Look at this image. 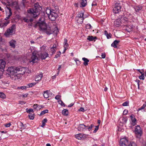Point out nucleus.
Returning a JSON list of instances; mask_svg holds the SVG:
<instances>
[{
  "mask_svg": "<svg viewBox=\"0 0 146 146\" xmlns=\"http://www.w3.org/2000/svg\"><path fill=\"white\" fill-rule=\"evenodd\" d=\"M42 19L41 18H40L39 19L40 21L37 22L33 25H31V26H34L35 28H38L40 30L46 31L48 35L52 34L56 36L59 32L58 28L56 27L53 29V30H52V28L47 27L46 24L43 21H41Z\"/></svg>",
  "mask_w": 146,
  "mask_h": 146,
  "instance_id": "obj_1",
  "label": "nucleus"
},
{
  "mask_svg": "<svg viewBox=\"0 0 146 146\" xmlns=\"http://www.w3.org/2000/svg\"><path fill=\"white\" fill-rule=\"evenodd\" d=\"M41 9L42 8L38 3H36L35 4L33 8L29 9L27 11L31 17L34 18H36L39 15Z\"/></svg>",
  "mask_w": 146,
  "mask_h": 146,
  "instance_id": "obj_2",
  "label": "nucleus"
},
{
  "mask_svg": "<svg viewBox=\"0 0 146 146\" xmlns=\"http://www.w3.org/2000/svg\"><path fill=\"white\" fill-rule=\"evenodd\" d=\"M122 21L123 23V29L129 33L131 31L134 27L131 24V22L128 20L127 18L126 17H124Z\"/></svg>",
  "mask_w": 146,
  "mask_h": 146,
  "instance_id": "obj_3",
  "label": "nucleus"
},
{
  "mask_svg": "<svg viewBox=\"0 0 146 146\" xmlns=\"http://www.w3.org/2000/svg\"><path fill=\"white\" fill-rule=\"evenodd\" d=\"M40 60L39 54L36 51H34L32 54V55L31 58L30 62L33 63L37 62Z\"/></svg>",
  "mask_w": 146,
  "mask_h": 146,
  "instance_id": "obj_4",
  "label": "nucleus"
},
{
  "mask_svg": "<svg viewBox=\"0 0 146 146\" xmlns=\"http://www.w3.org/2000/svg\"><path fill=\"white\" fill-rule=\"evenodd\" d=\"M7 71L8 73L10 75H16L17 74V67L11 66L8 68Z\"/></svg>",
  "mask_w": 146,
  "mask_h": 146,
  "instance_id": "obj_5",
  "label": "nucleus"
},
{
  "mask_svg": "<svg viewBox=\"0 0 146 146\" xmlns=\"http://www.w3.org/2000/svg\"><path fill=\"white\" fill-rule=\"evenodd\" d=\"M15 29V25H13L11 27L7 30L4 35L6 36L11 35L14 33Z\"/></svg>",
  "mask_w": 146,
  "mask_h": 146,
  "instance_id": "obj_6",
  "label": "nucleus"
},
{
  "mask_svg": "<svg viewBox=\"0 0 146 146\" xmlns=\"http://www.w3.org/2000/svg\"><path fill=\"white\" fill-rule=\"evenodd\" d=\"M123 19V18L122 17L117 19L114 22V26L116 27H119L120 26H123V23L122 21Z\"/></svg>",
  "mask_w": 146,
  "mask_h": 146,
  "instance_id": "obj_7",
  "label": "nucleus"
},
{
  "mask_svg": "<svg viewBox=\"0 0 146 146\" xmlns=\"http://www.w3.org/2000/svg\"><path fill=\"white\" fill-rule=\"evenodd\" d=\"M121 6L120 4L116 3L113 9V12L114 13H117L121 11Z\"/></svg>",
  "mask_w": 146,
  "mask_h": 146,
  "instance_id": "obj_8",
  "label": "nucleus"
},
{
  "mask_svg": "<svg viewBox=\"0 0 146 146\" xmlns=\"http://www.w3.org/2000/svg\"><path fill=\"white\" fill-rule=\"evenodd\" d=\"M135 133L138 137L141 136L142 134V131L139 126L137 125L135 127Z\"/></svg>",
  "mask_w": 146,
  "mask_h": 146,
  "instance_id": "obj_9",
  "label": "nucleus"
},
{
  "mask_svg": "<svg viewBox=\"0 0 146 146\" xmlns=\"http://www.w3.org/2000/svg\"><path fill=\"white\" fill-rule=\"evenodd\" d=\"M55 11L53 10V11L51 12L50 15H49L48 18L51 21H54L57 17L58 15L54 11Z\"/></svg>",
  "mask_w": 146,
  "mask_h": 146,
  "instance_id": "obj_10",
  "label": "nucleus"
},
{
  "mask_svg": "<svg viewBox=\"0 0 146 146\" xmlns=\"http://www.w3.org/2000/svg\"><path fill=\"white\" fill-rule=\"evenodd\" d=\"M119 144L120 146H128L129 144L128 140L126 138H123L120 140Z\"/></svg>",
  "mask_w": 146,
  "mask_h": 146,
  "instance_id": "obj_11",
  "label": "nucleus"
},
{
  "mask_svg": "<svg viewBox=\"0 0 146 146\" xmlns=\"http://www.w3.org/2000/svg\"><path fill=\"white\" fill-rule=\"evenodd\" d=\"M26 71V68L25 67H17V74H23Z\"/></svg>",
  "mask_w": 146,
  "mask_h": 146,
  "instance_id": "obj_12",
  "label": "nucleus"
},
{
  "mask_svg": "<svg viewBox=\"0 0 146 146\" xmlns=\"http://www.w3.org/2000/svg\"><path fill=\"white\" fill-rule=\"evenodd\" d=\"M39 54V58L42 60L45 59L48 56V54L46 52H40Z\"/></svg>",
  "mask_w": 146,
  "mask_h": 146,
  "instance_id": "obj_13",
  "label": "nucleus"
},
{
  "mask_svg": "<svg viewBox=\"0 0 146 146\" xmlns=\"http://www.w3.org/2000/svg\"><path fill=\"white\" fill-rule=\"evenodd\" d=\"M86 126L84 124H81L78 125V129L79 131H85L86 129Z\"/></svg>",
  "mask_w": 146,
  "mask_h": 146,
  "instance_id": "obj_14",
  "label": "nucleus"
},
{
  "mask_svg": "<svg viewBox=\"0 0 146 146\" xmlns=\"http://www.w3.org/2000/svg\"><path fill=\"white\" fill-rule=\"evenodd\" d=\"M9 5L11 6L12 7H14L16 9H19V5L16 1L12 2L11 3H9Z\"/></svg>",
  "mask_w": 146,
  "mask_h": 146,
  "instance_id": "obj_15",
  "label": "nucleus"
},
{
  "mask_svg": "<svg viewBox=\"0 0 146 146\" xmlns=\"http://www.w3.org/2000/svg\"><path fill=\"white\" fill-rule=\"evenodd\" d=\"M5 62L4 61L2 60H0V70L3 72L5 67Z\"/></svg>",
  "mask_w": 146,
  "mask_h": 146,
  "instance_id": "obj_16",
  "label": "nucleus"
},
{
  "mask_svg": "<svg viewBox=\"0 0 146 146\" xmlns=\"http://www.w3.org/2000/svg\"><path fill=\"white\" fill-rule=\"evenodd\" d=\"M43 76V74L42 73H41L36 74L35 76V81H40L41 78Z\"/></svg>",
  "mask_w": 146,
  "mask_h": 146,
  "instance_id": "obj_17",
  "label": "nucleus"
},
{
  "mask_svg": "<svg viewBox=\"0 0 146 146\" xmlns=\"http://www.w3.org/2000/svg\"><path fill=\"white\" fill-rule=\"evenodd\" d=\"M67 40L66 38H64V49L63 53H64L66 50H67L68 48L69 45L67 43Z\"/></svg>",
  "mask_w": 146,
  "mask_h": 146,
  "instance_id": "obj_18",
  "label": "nucleus"
},
{
  "mask_svg": "<svg viewBox=\"0 0 146 146\" xmlns=\"http://www.w3.org/2000/svg\"><path fill=\"white\" fill-rule=\"evenodd\" d=\"M133 8L134 9L136 12H139L142 9V6L141 5H138L134 6Z\"/></svg>",
  "mask_w": 146,
  "mask_h": 146,
  "instance_id": "obj_19",
  "label": "nucleus"
},
{
  "mask_svg": "<svg viewBox=\"0 0 146 146\" xmlns=\"http://www.w3.org/2000/svg\"><path fill=\"white\" fill-rule=\"evenodd\" d=\"M80 7H85L87 5V0H81Z\"/></svg>",
  "mask_w": 146,
  "mask_h": 146,
  "instance_id": "obj_20",
  "label": "nucleus"
},
{
  "mask_svg": "<svg viewBox=\"0 0 146 146\" xmlns=\"http://www.w3.org/2000/svg\"><path fill=\"white\" fill-rule=\"evenodd\" d=\"M119 42V40H115L111 44V46L113 47L114 48H116L117 47V45Z\"/></svg>",
  "mask_w": 146,
  "mask_h": 146,
  "instance_id": "obj_21",
  "label": "nucleus"
},
{
  "mask_svg": "<svg viewBox=\"0 0 146 146\" xmlns=\"http://www.w3.org/2000/svg\"><path fill=\"white\" fill-rule=\"evenodd\" d=\"M7 8L9 10V12L8 13V15H7V16L6 18L5 19V20H7L8 19H9L11 15L12 14V13L11 11V9L9 7H7Z\"/></svg>",
  "mask_w": 146,
  "mask_h": 146,
  "instance_id": "obj_22",
  "label": "nucleus"
},
{
  "mask_svg": "<svg viewBox=\"0 0 146 146\" xmlns=\"http://www.w3.org/2000/svg\"><path fill=\"white\" fill-rule=\"evenodd\" d=\"M84 13L82 11H81L79 12L77 16H76L75 18H84Z\"/></svg>",
  "mask_w": 146,
  "mask_h": 146,
  "instance_id": "obj_23",
  "label": "nucleus"
},
{
  "mask_svg": "<svg viewBox=\"0 0 146 146\" xmlns=\"http://www.w3.org/2000/svg\"><path fill=\"white\" fill-rule=\"evenodd\" d=\"M44 96L45 98H47L49 96L50 92L46 90L44 92Z\"/></svg>",
  "mask_w": 146,
  "mask_h": 146,
  "instance_id": "obj_24",
  "label": "nucleus"
},
{
  "mask_svg": "<svg viewBox=\"0 0 146 146\" xmlns=\"http://www.w3.org/2000/svg\"><path fill=\"white\" fill-rule=\"evenodd\" d=\"M84 18H75V19L77 21L78 23L82 24Z\"/></svg>",
  "mask_w": 146,
  "mask_h": 146,
  "instance_id": "obj_25",
  "label": "nucleus"
},
{
  "mask_svg": "<svg viewBox=\"0 0 146 146\" xmlns=\"http://www.w3.org/2000/svg\"><path fill=\"white\" fill-rule=\"evenodd\" d=\"M82 60L84 61V64L85 66H86L88 64V62H89V60L85 58H83Z\"/></svg>",
  "mask_w": 146,
  "mask_h": 146,
  "instance_id": "obj_26",
  "label": "nucleus"
},
{
  "mask_svg": "<svg viewBox=\"0 0 146 146\" xmlns=\"http://www.w3.org/2000/svg\"><path fill=\"white\" fill-rule=\"evenodd\" d=\"M50 50L52 54H54L56 50V45H53V47H51Z\"/></svg>",
  "mask_w": 146,
  "mask_h": 146,
  "instance_id": "obj_27",
  "label": "nucleus"
},
{
  "mask_svg": "<svg viewBox=\"0 0 146 146\" xmlns=\"http://www.w3.org/2000/svg\"><path fill=\"white\" fill-rule=\"evenodd\" d=\"M82 133H79L76 135H75V137L76 138L79 140H81L82 139Z\"/></svg>",
  "mask_w": 146,
  "mask_h": 146,
  "instance_id": "obj_28",
  "label": "nucleus"
},
{
  "mask_svg": "<svg viewBox=\"0 0 146 146\" xmlns=\"http://www.w3.org/2000/svg\"><path fill=\"white\" fill-rule=\"evenodd\" d=\"M23 19L25 22L27 23H31L33 20V19L32 18L31 19H29L25 17L23 18Z\"/></svg>",
  "mask_w": 146,
  "mask_h": 146,
  "instance_id": "obj_29",
  "label": "nucleus"
},
{
  "mask_svg": "<svg viewBox=\"0 0 146 146\" xmlns=\"http://www.w3.org/2000/svg\"><path fill=\"white\" fill-rule=\"evenodd\" d=\"M62 113L63 115L66 116L68 114V110L66 109H64L62 111Z\"/></svg>",
  "mask_w": 146,
  "mask_h": 146,
  "instance_id": "obj_30",
  "label": "nucleus"
},
{
  "mask_svg": "<svg viewBox=\"0 0 146 146\" xmlns=\"http://www.w3.org/2000/svg\"><path fill=\"white\" fill-rule=\"evenodd\" d=\"M10 23L9 20H8L6 21L5 23H1V28L3 27H6Z\"/></svg>",
  "mask_w": 146,
  "mask_h": 146,
  "instance_id": "obj_31",
  "label": "nucleus"
},
{
  "mask_svg": "<svg viewBox=\"0 0 146 146\" xmlns=\"http://www.w3.org/2000/svg\"><path fill=\"white\" fill-rule=\"evenodd\" d=\"M10 45L13 48H15V41L14 40H12L10 41Z\"/></svg>",
  "mask_w": 146,
  "mask_h": 146,
  "instance_id": "obj_32",
  "label": "nucleus"
},
{
  "mask_svg": "<svg viewBox=\"0 0 146 146\" xmlns=\"http://www.w3.org/2000/svg\"><path fill=\"white\" fill-rule=\"evenodd\" d=\"M104 34L106 36H112L111 34L109 32H108L106 30L104 31Z\"/></svg>",
  "mask_w": 146,
  "mask_h": 146,
  "instance_id": "obj_33",
  "label": "nucleus"
},
{
  "mask_svg": "<svg viewBox=\"0 0 146 146\" xmlns=\"http://www.w3.org/2000/svg\"><path fill=\"white\" fill-rule=\"evenodd\" d=\"M97 37H88L87 39L89 41H95V40L97 39Z\"/></svg>",
  "mask_w": 146,
  "mask_h": 146,
  "instance_id": "obj_34",
  "label": "nucleus"
},
{
  "mask_svg": "<svg viewBox=\"0 0 146 146\" xmlns=\"http://www.w3.org/2000/svg\"><path fill=\"white\" fill-rule=\"evenodd\" d=\"M52 11H53V10L52 11L51 10L49 9H47L46 11V13L48 15V16L49 15H50V14L51 13V12H52Z\"/></svg>",
  "mask_w": 146,
  "mask_h": 146,
  "instance_id": "obj_35",
  "label": "nucleus"
},
{
  "mask_svg": "<svg viewBox=\"0 0 146 146\" xmlns=\"http://www.w3.org/2000/svg\"><path fill=\"white\" fill-rule=\"evenodd\" d=\"M131 124L133 126L135 125L136 124V119L135 118L132 119H131Z\"/></svg>",
  "mask_w": 146,
  "mask_h": 146,
  "instance_id": "obj_36",
  "label": "nucleus"
},
{
  "mask_svg": "<svg viewBox=\"0 0 146 146\" xmlns=\"http://www.w3.org/2000/svg\"><path fill=\"white\" fill-rule=\"evenodd\" d=\"M86 27L87 29H91V30L93 28L91 26V25L89 24H87L86 25Z\"/></svg>",
  "mask_w": 146,
  "mask_h": 146,
  "instance_id": "obj_37",
  "label": "nucleus"
},
{
  "mask_svg": "<svg viewBox=\"0 0 146 146\" xmlns=\"http://www.w3.org/2000/svg\"><path fill=\"white\" fill-rule=\"evenodd\" d=\"M0 98L4 99L6 98V96L3 93L0 92Z\"/></svg>",
  "mask_w": 146,
  "mask_h": 146,
  "instance_id": "obj_38",
  "label": "nucleus"
},
{
  "mask_svg": "<svg viewBox=\"0 0 146 146\" xmlns=\"http://www.w3.org/2000/svg\"><path fill=\"white\" fill-rule=\"evenodd\" d=\"M48 112V110H46L42 111L40 113V115H43L46 113Z\"/></svg>",
  "mask_w": 146,
  "mask_h": 146,
  "instance_id": "obj_39",
  "label": "nucleus"
},
{
  "mask_svg": "<svg viewBox=\"0 0 146 146\" xmlns=\"http://www.w3.org/2000/svg\"><path fill=\"white\" fill-rule=\"evenodd\" d=\"M82 139H84L86 138L88 136H89V135L88 134H84L82 133Z\"/></svg>",
  "mask_w": 146,
  "mask_h": 146,
  "instance_id": "obj_40",
  "label": "nucleus"
},
{
  "mask_svg": "<svg viewBox=\"0 0 146 146\" xmlns=\"http://www.w3.org/2000/svg\"><path fill=\"white\" fill-rule=\"evenodd\" d=\"M46 48V47L44 45L42 46L41 48V52H46V51L45 50Z\"/></svg>",
  "mask_w": 146,
  "mask_h": 146,
  "instance_id": "obj_41",
  "label": "nucleus"
},
{
  "mask_svg": "<svg viewBox=\"0 0 146 146\" xmlns=\"http://www.w3.org/2000/svg\"><path fill=\"white\" fill-rule=\"evenodd\" d=\"M36 84V83H32L28 84V86H29V87H31L35 85Z\"/></svg>",
  "mask_w": 146,
  "mask_h": 146,
  "instance_id": "obj_42",
  "label": "nucleus"
},
{
  "mask_svg": "<svg viewBox=\"0 0 146 146\" xmlns=\"http://www.w3.org/2000/svg\"><path fill=\"white\" fill-rule=\"evenodd\" d=\"M34 114H33L29 115V119H33L34 118Z\"/></svg>",
  "mask_w": 146,
  "mask_h": 146,
  "instance_id": "obj_43",
  "label": "nucleus"
},
{
  "mask_svg": "<svg viewBox=\"0 0 146 146\" xmlns=\"http://www.w3.org/2000/svg\"><path fill=\"white\" fill-rule=\"evenodd\" d=\"M144 73L141 74V76H139V78L140 79L143 80L144 79L145 77L144 75Z\"/></svg>",
  "mask_w": 146,
  "mask_h": 146,
  "instance_id": "obj_44",
  "label": "nucleus"
},
{
  "mask_svg": "<svg viewBox=\"0 0 146 146\" xmlns=\"http://www.w3.org/2000/svg\"><path fill=\"white\" fill-rule=\"evenodd\" d=\"M94 125L93 124H91L90 125V126H86V128L88 129L89 131L90 130H91L92 128L94 127Z\"/></svg>",
  "mask_w": 146,
  "mask_h": 146,
  "instance_id": "obj_45",
  "label": "nucleus"
},
{
  "mask_svg": "<svg viewBox=\"0 0 146 146\" xmlns=\"http://www.w3.org/2000/svg\"><path fill=\"white\" fill-rule=\"evenodd\" d=\"M129 102L126 101L125 102L122 104V106H127L129 105Z\"/></svg>",
  "mask_w": 146,
  "mask_h": 146,
  "instance_id": "obj_46",
  "label": "nucleus"
},
{
  "mask_svg": "<svg viewBox=\"0 0 146 146\" xmlns=\"http://www.w3.org/2000/svg\"><path fill=\"white\" fill-rule=\"evenodd\" d=\"M99 125L95 126V130H94L93 132L94 133H95L96 132L97 130H98L99 127Z\"/></svg>",
  "mask_w": 146,
  "mask_h": 146,
  "instance_id": "obj_47",
  "label": "nucleus"
},
{
  "mask_svg": "<svg viewBox=\"0 0 146 146\" xmlns=\"http://www.w3.org/2000/svg\"><path fill=\"white\" fill-rule=\"evenodd\" d=\"M146 106V105L144 104L142 106H141L140 108L138 109V111H139L145 108Z\"/></svg>",
  "mask_w": 146,
  "mask_h": 146,
  "instance_id": "obj_48",
  "label": "nucleus"
},
{
  "mask_svg": "<svg viewBox=\"0 0 146 146\" xmlns=\"http://www.w3.org/2000/svg\"><path fill=\"white\" fill-rule=\"evenodd\" d=\"M128 146H137L136 144L134 142H130Z\"/></svg>",
  "mask_w": 146,
  "mask_h": 146,
  "instance_id": "obj_49",
  "label": "nucleus"
},
{
  "mask_svg": "<svg viewBox=\"0 0 146 146\" xmlns=\"http://www.w3.org/2000/svg\"><path fill=\"white\" fill-rule=\"evenodd\" d=\"M74 61L76 62V64L77 65H79L80 64V61L78 59H75L74 60Z\"/></svg>",
  "mask_w": 146,
  "mask_h": 146,
  "instance_id": "obj_50",
  "label": "nucleus"
},
{
  "mask_svg": "<svg viewBox=\"0 0 146 146\" xmlns=\"http://www.w3.org/2000/svg\"><path fill=\"white\" fill-rule=\"evenodd\" d=\"M58 102L59 104H60L61 106H65V104L64 103L62 102L61 100H60L58 101Z\"/></svg>",
  "mask_w": 146,
  "mask_h": 146,
  "instance_id": "obj_51",
  "label": "nucleus"
},
{
  "mask_svg": "<svg viewBox=\"0 0 146 146\" xmlns=\"http://www.w3.org/2000/svg\"><path fill=\"white\" fill-rule=\"evenodd\" d=\"M28 88V87L26 86H21L20 87H19L18 88L19 89H22V90L26 89L27 88Z\"/></svg>",
  "mask_w": 146,
  "mask_h": 146,
  "instance_id": "obj_52",
  "label": "nucleus"
},
{
  "mask_svg": "<svg viewBox=\"0 0 146 146\" xmlns=\"http://www.w3.org/2000/svg\"><path fill=\"white\" fill-rule=\"evenodd\" d=\"M34 109L36 110H38L37 107H38V104H34L33 106Z\"/></svg>",
  "mask_w": 146,
  "mask_h": 146,
  "instance_id": "obj_53",
  "label": "nucleus"
},
{
  "mask_svg": "<svg viewBox=\"0 0 146 146\" xmlns=\"http://www.w3.org/2000/svg\"><path fill=\"white\" fill-rule=\"evenodd\" d=\"M33 110L31 108L29 109L27 111V113H30L31 112H33Z\"/></svg>",
  "mask_w": 146,
  "mask_h": 146,
  "instance_id": "obj_54",
  "label": "nucleus"
},
{
  "mask_svg": "<svg viewBox=\"0 0 146 146\" xmlns=\"http://www.w3.org/2000/svg\"><path fill=\"white\" fill-rule=\"evenodd\" d=\"M123 121L125 123H126L127 121V119L126 117H123L122 118Z\"/></svg>",
  "mask_w": 146,
  "mask_h": 146,
  "instance_id": "obj_55",
  "label": "nucleus"
},
{
  "mask_svg": "<svg viewBox=\"0 0 146 146\" xmlns=\"http://www.w3.org/2000/svg\"><path fill=\"white\" fill-rule=\"evenodd\" d=\"M61 68V65H59V66H58V71L57 73V75H58V74H59L60 71V69Z\"/></svg>",
  "mask_w": 146,
  "mask_h": 146,
  "instance_id": "obj_56",
  "label": "nucleus"
},
{
  "mask_svg": "<svg viewBox=\"0 0 146 146\" xmlns=\"http://www.w3.org/2000/svg\"><path fill=\"white\" fill-rule=\"evenodd\" d=\"M136 82L137 83V84H138V88H139V83H140V81L139 80H135Z\"/></svg>",
  "mask_w": 146,
  "mask_h": 146,
  "instance_id": "obj_57",
  "label": "nucleus"
},
{
  "mask_svg": "<svg viewBox=\"0 0 146 146\" xmlns=\"http://www.w3.org/2000/svg\"><path fill=\"white\" fill-rule=\"evenodd\" d=\"M128 112V110H125L123 111V115H125Z\"/></svg>",
  "mask_w": 146,
  "mask_h": 146,
  "instance_id": "obj_58",
  "label": "nucleus"
},
{
  "mask_svg": "<svg viewBox=\"0 0 146 146\" xmlns=\"http://www.w3.org/2000/svg\"><path fill=\"white\" fill-rule=\"evenodd\" d=\"M11 125V124L10 123H6L5 125V126L6 127H9Z\"/></svg>",
  "mask_w": 146,
  "mask_h": 146,
  "instance_id": "obj_59",
  "label": "nucleus"
},
{
  "mask_svg": "<svg viewBox=\"0 0 146 146\" xmlns=\"http://www.w3.org/2000/svg\"><path fill=\"white\" fill-rule=\"evenodd\" d=\"M97 5V3L95 1H94L93 2L92 4V6H96Z\"/></svg>",
  "mask_w": 146,
  "mask_h": 146,
  "instance_id": "obj_60",
  "label": "nucleus"
},
{
  "mask_svg": "<svg viewBox=\"0 0 146 146\" xmlns=\"http://www.w3.org/2000/svg\"><path fill=\"white\" fill-rule=\"evenodd\" d=\"M79 111L84 112V108H83L81 107L80 108V109L79 110Z\"/></svg>",
  "mask_w": 146,
  "mask_h": 146,
  "instance_id": "obj_61",
  "label": "nucleus"
},
{
  "mask_svg": "<svg viewBox=\"0 0 146 146\" xmlns=\"http://www.w3.org/2000/svg\"><path fill=\"white\" fill-rule=\"evenodd\" d=\"M102 58H104L106 57V55L104 53H102L101 55Z\"/></svg>",
  "mask_w": 146,
  "mask_h": 146,
  "instance_id": "obj_62",
  "label": "nucleus"
},
{
  "mask_svg": "<svg viewBox=\"0 0 146 146\" xmlns=\"http://www.w3.org/2000/svg\"><path fill=\"white\" fill-rule=\"evenodd\" d=\"M0 41L2 42H5V40L3 39H2V37H0Z\"/></svg>",
  "mask_w": 146,
  "mask_h": 146,
  "instance_id": "obj_63",
  "label": "nucleus"
},
{
  "mask_svg": "<svg viewBox=\"0 0 146 146\" xmlns=\"http://www.w3.org/2000/svg\"><path fill=\"white\" fill-rule=\"evenodd\" d=\"M60 96L59 95H57L55 97V99L56 100H58L59 99Z\"/></svg>",
  "mask_w": 146,
  "mask_h": 146,
  "instance_id": "obj_64",
  "label": "nucleus"
}]
</instances>
